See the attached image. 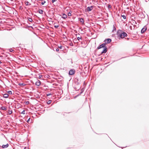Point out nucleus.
<instances>
[{
  "label": "nucleus",
  "mask_w": 149,
  "mask_h": 149,
  "mask_svg": "<svg viewBox=\"0 0 149 149\" xmlns=\"http://www.w3.org/2000/svg\"><path fill=\"white\" fill-rule=\"evenodd\" d=\"M117 35L120 38H123L127 36V34L125 32H123L122 30H118L117 32Z\"/></svg>",
  "instance_id": "obj_1"
},
{
  "label": "nucleus",
  "mask_w": 149,
  "mask_h": 149,
  "mask_svg": "<svg viewBox=\"0 0 149 149\" xmlns=\"http://www.w3.org/2000/svg\"><path fill=\"white\" fill-rule=\"evenodd\" d=\"M111 41V40L110 38H107L105 40L104 42L106 44H108L110 43Z\"/></svg>",
  "instance_id": "obj_2"
},
{
  "label": "nucleus",
  "mask_w": 149,
  "mask_h": 149,
  "mask_svg": "<svg viewBox=\"0 0 149 149\" xmlns=\"http://www.w3.org/2000/svg\"><path fill=\"white\" fill-rule=\"evenodd\" d=\"M75 73V70L74 69H72L69 71V74L70 75H72L74 74Z\"/></svg>",
  "instance_id": "obj_3"
},
{
  "label": "nucleus",
  "mask_w": 149,
  "mask_h": 149,
  "mask_svg": "<svg viewBox=\"0 0 149 149\" xmlns=\"http://www.w3.org/2000/svg\"><path fill=\"white\" fill-rule=\"evenodd\" d=\"M147 29V27L146 26H144L143 27L142 29L141 33H143Z\"/></svg>",
  "instance_id": "obj_4"
},
{
  "label": "nucleus",
  "mask_w": 149,
  "mask_h": 149,
  "mask_svg": "<svg viewBox=\"0 0 149 149\" xmlns=\"http://www.w3.org/2000/svg\"><path fill=\"white\" fill-rule=\"evenodd\" d=\"M105 43H103L97 47V49H99L102 48H104L105 47Z\"/></svg>",
  "instance_id": "obj_5"
},
{
  "label": "nucleus",
  "mask_w": 149,
  "mask_h": 149,
  "mask_svg": "<svg viewBox=\"0 0 149 149\" xmlns=\"http://www.w3.org/2000/svg\"><path fill=\"white\" fill-rule=\"evenodd\" d=\"M79 20L80 21V22L83 24H84V20L83 18H79Z\"/></svg>",
  "instance_id": "obj_6"
},
{
  "label": "nucleus",
  "mask_w": 149,
  "mask_h": 149,
  "mask_svg": "<svg viewBox=\"0 0 149 149\" xmlns=\"http://www.w3.org/2000/svg\"><path fill=\"white\" fill-rule=\"evenodd\" d=\"M93 6H91L90 7H88L86 9V10L87 11H91L93 9Z\"/></svg>",
  "instance_id": "obj_7"
},
{
  "label": "nucleus",
  "mask_w": 149,
  "mask_h": 149,
  "mask_svg": "<svg viewBox=\"0 0 149 149\" xmlns=\"http://www.w3.org/2000/svg\"><path fill=\"white\" fill-rule=\"evenodd\" d=\"M36 85L39 86L41 85V82L38 80H37V81L35 83Z\"/></svg>",
  "instance_id": "obj_8"
},
{
  "label": "nucleus",
  "mask_w": 149,
  "mask_h": 149,
  "mask_svg": "<svg viewBox=\"0 0 149 149\" xmlns=\"http://www.w3.org/2000/svg\"><path fill=\"white\" fill-rule=\"evenodd\" d=\"M107 48L105 47L104 48L103 50L101 52V54L105 53L107 52Z\"/></svg>",
  "instance_id": "obj_9"
},
{
  "label": "nucleus",
  "mask_w": 149,
  "mask_h": 149,
  "mask_svg": "<svg viewBox=\"0 0 149 149\" xmlns=\"http://www.w3.org/2000/svg\"><path fill=\"white\" fill-rule=\"evenodd\" d=\"M8 143H7L6 145H3L2 146V147L3 148H7L8 147Z\"/></svg>",
  "instance_id": "obj_10"
},
{
  "label": "nucleus",
  "mask_w": 149,
  "mask_h": 149,
  "mask_svg": "<svg viewBox=\"0 0 149 149\" xmlns=\"http://www.w3.org/2000/svg\"><path fill=\"white\" fill-rule=\"evenodd\" d=\"M62 18L64 19H65L67 17V15L65 13L62 14Z\"/></svg>",
  "instance_id": "obj_11"
},
{
  "label": "nucleus",
  "mask_w": 149,
  "mask_h": 149,
  "mask_svg": "<svg viewBox=\"0 0 149 149\" xmlns=\"http://www.w3.org/2000/svg\"><path fill=\"white\" fill-rule=\"evenodd\" d=\"M8 94H5L3 95V97L5 98H7L8 97Z\"/></svg>",
  "instance_id": "obj_12"
},
{
  "label": "nucleus",
  "mask_w": 149,
  "mask_h": 149,
  "mask_svg": "<svg viewBox=\"0 0 149 149\" xmlns=\"http://www.w3.org/2000/svg\"><path fill=\"white\" fill-rule=\"evenodd\" d=\"M27 19L30 22H31L33 21V19L31 18L28 17Z\"/></svg>",
  "instance_id": "obj_13"
},
{
  "label": "nucleus",
  "mask_w": 149,
  "mask_h": 149,
  "mask_svg": "<svg viewBox=\"0 0 149 149\" xmlns=\"http://www.w3.org/2000/svg\"><path fill=\"white\" fill-rule=\"evenodd\" d=\"M25 4L26 6H29L31 4L28 1H26L25 3Z\"/></svg>",
  "instance_id": "obj_14"
},
{
  "label": "nucleus",
  "mask_w": 149,
  "mask_h": 149,
  "mask_svg": "<svg viewBox=\"0 0 149 149\" xmlns=\"http://www.w3.org/2000/svg\"><path fill=\"white\" fill-rule=\"evenodd\" d=\"M1 109L4 110H6V108L5 107L3 106L1 107Z\"/></svg>",
  "instance_id": "obj_15"
},
{
  "label": "nucleus",
  "mask_w": 149,
  "mask_h": 149,
  "mask_svg": "<svg viewBox=\"0 0 149 149\" xmlns=\"http://www.w3.org/2000/svg\"><path fill=\"white\" fill-rule=\"evenodd\" d=\"M43 11L41 9H39V13L40 14H42Z\"/></svg>",
  "instance_id": "obj_16"
},
{
  "label": "nucleus",
  "mask_w": 149,
  "mask_h": 149,
  "mask_svg": "<svg viewBox=\"0 0 149 149\" xmlns=\"http://www.w3.org/2000/svg\"><path fill=\"white\" fill-rule=\"evenodd\" d=\"M8 113L10 115L12 113V111L8 110Z\"/></svg>",
  "instance_id": "obj_17"
},
{
  "label": "nucleus",
  "mask_w": 149,
  "mask_h": 149,
  "mask_svg": "<svg viewBox=\"0 0 149 149\" xmlns=\"http://www.w3.org/2000/svg\"><path fill=\"white\" fill-rule=\"evenodd\" d=\"M71 13L72 11H70L68 13V15L69 16H71Z\"/></svg>",
  "instance_id": "obj_18"
},
{
  "label": "nucleus",
  "mask_w": 149,
  "mask_h": 149,
  "mask_svg": "<svg viewBox=\"0 0 149 149\" xmlns=\"http://www.w3.org/2000/svg\"><path fill=\"white\" fill-rule=\"evenodd\" d=\"M116 27H115V26H114V25L113 26V29L112 30V32H114V31H116Z\"/></svg>",
  "instance_id": "obj_19"
},
{
  "label": "nucleus",
  "mask_w": 149,
  "mask_h": 149,
  "mask_svg": "<svg viewBox=\"0 0 149 149\" xmlns=\"http://www.w3.org/2000/svg\"><path fill=\"white\" fill-rule=\"evenodd\" d=\"M7 93L9 94H12V92L11 91H8L7 92Z\"/></svg>",
  "instance_id": "obj_20"
},
{
  "label": "nucleus",
  "mask_w": 149,
  "mask_h": 149,
  "mask_svg": "<svg viewBox=\"0 0 149 149\" xmlns=\"http://www.w3.org/2000/svg\"><path fill=\"white\" fill-rule=\"evenodd\" d=\"M52 102V101L51 100H49L47 102V104H51V103Z\"/></svg>",
  "instance_id": "obj_21"
},
{
  "label": "nucleus",
  "mask_w": 149,
  "mask_h": 149,
  "mask_svg": "<svg viewBox=\"0 0 149 149\" xmlns=\"http://www.w3.org/2000/svg\"><path fill=\"white\" fill-rule=\"evenodd\" d=\"M9 50L10 52H13L14 51V50L12 48L10 49Z\"/></svg>",
  "instance_id": "obj_22"
},
{
  "label": "nucleus",
  "mask_w": 149,
  "mask_h": 149,
  "mask_svg": "<svg viewBox=\"0 0 149 149\" xmlns=\"http://www.w3.org/2000/svg\"><path fill=\"white\" fill-rule=\"evenodd\" d=\"M121 16L123 18V19H126V17L125 15H122Z\"/></svg>",
  "instance_id": "obj_23"
},
{
  "label": "nucleus",
  "mask_w": 149,
  "mask_h": 149,
  "mask_svg": "<svg viewBox=\"0 0 149 149\" xmlns=\"http://www.w3.org/2000/svg\"><path fill=\"white\" fill-rule=\"evenodd\" d=\"M108 7L109 8H111V6L110 4H108Z\"/></svg>",
  "instance_id": "obj_24"
},
{
  "label": "nucleus",
  "mask_w": 149,
  "mask_h": 149,
  "mask_svg": "<svg viewBox=\"0 0 149 149\" xmlns=\"http://www.w3.org/2000/svg\"><path fill=\"white\" fill-rule=\"evenodd\" d=\"M70 45L71 46H73V43L72 42H71L70 43Z\"/></svg>",
  "instance_id": "obj_25"
},
{
  "label": "nucleus",
  "mask_w": 149,
  "mask_h": 149,
  "mask_svg": "<svg viewBox=\"0 0 149 149\" xmlns=\"http://www.w3.org/2000/svg\"><path fill=\"white\" fill-rule=\"evenodd\" d=\"M52 95V94L51 93H47L46 94V95L48 96L49 95Z\"/></svg>",
  "instance_id": "obj_26"
},
{
  "label": "nucleus",
  "mask_w": 149,
  "mask_h": 149,
  "mask_svg": "<svg viewBox=\"0 0 149 149\" xmlns=\"http://www.w3.org/2000/svg\"><path fill=\"white\" fill-rule=\"evenodd\" d=\"M77 39L79 40H81V37H78L77 38Z\"/></svg>",
  "instance_id": "obj_27"
},
{
  "label": "nucleus",
  "mask_w": 149,
  "mask_h": 149,
  "mask_svg": "<svg viewBox=\"0 0 149 149\" xmlns=\"http://www.w3.org/2000/svg\"><path fill=\"white\" fill-rule=\"evenodd\" d=\"M46 3V1H42V3H41V4L42 5H43L44 4Z\"/></svg>",
  "instance_id": "obj_28"
},
{
  "label": "nucleus",
  "mask_w": 149,
  "mask_h": 149,
  "mask_svg": "<svg viewBox=\"0 0 149 149\" xmlns=\"http://www.w3.org/2000/svg\"><path fill=\"white\" fill-rule=\"evenodd\" d=\"M19 85H20V86H24L25 85V84H19Z\"/></svg>",
  "instance_id": "obj_29"
},
{
  "label": "nucleus",
  "mask_w": 149,
  "mask_h": 149,
  "mask_svg": "<svg viewBox=\"0 0 149 149\" xmlns=\"http://www.w3.org/2000/svg\"><path fill=\"white\" fill-rule=\"evenodd\" d=\"M22 114H24L25 113V111L24 110L21 113Z\"/></svg>",
  "instance_id": "obj_30"
},
{
  "label": "nucleus",
  "mask_w": 149,
  "mask_h": 149,
  "mask_svg": "<svg viewBox=\"0 0 149 149\" xmlns=\"http://www.w3.org/2000/svg\"><path fill=\"white\" fill-rule=\"evenodd\" d=\"M54 26L56 28H57L59 26L58 25H55Z\"/></svg>",
  "instance_id": "obj_31"
},
{
  "label": "nucleus",
  "mask_w": 149,
  "mask_h": 149,
  "mask_svg": "<svg viewBox=\"0 0 149 149\" xmlns=\"http://www.w3.org/2000/svg\"><path fill=\"white\" fill-rule=\"evenodd\" d=\"M133 24H134V25H135V24H137L136 22L134 20L133 21Z\"/></svg>",
  "instance_id": "obj_32"
},
{
  "label": "nucleus",
  "mask_w": 149,
  "mask_h": 149,
  "mask_svg": "<svg viewBox=\"0 0 149 149\" xmlns=\"http://www.w3.org/2000/svg\"><path fill=\"white\" fill-rule=\"evenodd\" d=\"M58 47L60 49H62V48L63 47V46H62L61 45L60 46H58Z\"/></svg>",
  "instance_id": "obj_33"
},
{
  "label": "nucleus",
  "mask_w": 149,
  "mask_h": 149,
  "mask_svg": "<svg viewBox=\"0 0 149 149\" xmlns=\"http://www.w3.org/2000/svg\"><path fill=\"white\" fill-rule=\"evenodd\" d=\"M42 77V75H40L39 76V78H41Z\"/></svg>",
  "instance_id": "obj_34"
},
{
  "label": "nucleus",
  "mask_w": 149,
  "mask_h": 149,
  "mask_svg": "<svg viewBox=\"0 0 149 149\" xmlns=\"http://www.w3.org/2000/svg\"><path fill=\"white\" fill-rule=\"evenodd\" d=\"M57 0H52V3H54V2H55Z\"/></svg>",
  "instance_id": "obj_35"
},
{
  "label": "nucleus",
  "mask_w": 149,
  "mask_h": 149,
  "mask_svg": "<svg viewBox=\"0 0 149 149\" xmlns=\"http://www.w3.org/2000/svg\"><path fill=\"white\" fill-rule=\"evenodd\" d=\"M56 51L57 52H58L59 51V49L58 48H57L56 49Z\"/></svg>",
  "instance_id": "obj_36"
},
{
  "label": "nucleus",
  "mask_w": 149,
  "mask_h": 149,
  "mask_svg": "<svg viewBox=\"0 0 149 149\" xmlns=\"http://www.w3.org/2000/svg\"><path fill=\"white\" fill-rule=\"evenodd\" d=\"M30 118H29L28 120H27V122H29V121L30 120Z\"/></svg>",
  "instance_id": "obj_37"
},
{
  "label": "nucleus",
  "mask_w": 149,
  "mask_h": 149,
  "mask_svg": "<svg viewBox=\"0 0 149 149\" xmlns=\"http://www.w3.org/2000/svg\"><path fill=\"white\" fill-rule=\"evenodd\" d=\"M29 103V102L28 101V102H26V104H27H27H28Z\"/></svg>",
  "instance_id": "obj_38"
},
{
  "label": "nucleus",
  "mask_w": 149,
  "mask_h": 149,
  "mask_svg": "<svg viewBox=\"0 0 149 149\" xmlns=\"http://www.w3.org/2000/svg\"><path fill=\"white\" fill-rule=\"evenodd\" d=\"M3 58V56H0V58ZM0 59H1V58H0Z\"/></svg>",
  "instance_id": "obj_39"
},
{
  "label": "nucleus",
  "mask_w": 149,
  "mask_h": 149,
  "mask_svg": "<svg viewBox=\"0 0 149 149\" xmlns=\"http://www.w3.org/2000/svg\"><path fill=\"white\" fill-rule=\"evenodd\" d=\"M1 63V61H0V64Z\"/></svg>",
  "instance_id": "obj_40"
}]
</instances>
